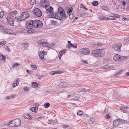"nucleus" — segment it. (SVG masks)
<instances>
[{
	"label": "nucleus",
	"instance_id": "obj_1",
	"mask_svg": "<svg viewBox=\"0 0 129 129\" xmlns=\"http://www.w3.org/2000/svg\"><path fill=\"white\" fill-rule=\"evenodd\" d=\"M58 13L54 14H51V18H55L56 19L61 20L62 17L66 18V15L64 13L63 9L61 7H59L58 11Z\"/></svg>",
	"mask_w": 129,
	"mask_h": 129
},
{
	"label": "nucleus",
	"instance_id": "obj_2",
	"mask_svg": "<svg viewBox=\"0 0 129 129\" xmlns=\"http://www.w3.org/2000/svg\"><path fill=\"white\" fill-rule=\"evenodd\" d=\"M43 23L41 21L39 20H35L34 21L33 27H35L39 28L43 25Z\"/></svg>",
	"mask_w": 129,
	"mask_h": 129
},
{
	"label": "nucleus",
	"instance_id": "obj_3",
	"mask_svg": "<svg viewBox=\"0 0 129 129\" xmlns=\"http://www.w3.org/2000/svg\"><path fill=\"white\" fill-rule=\"evenodd\" d=\"M49 5L48 0H41L39 3L40 6L42 7H44L46 8L47 6H49Z\"/></svg>",
	"mask_w": 129,
	"mask_h": 129
},
{
	"label": "nucleus",
	"instance_id": "obj_4",
	"mask_svg": "<svg viewBox=\"0 0 129 129\" xmlns=\"http://www.w3.org/2000/svg\"><path fill=\"white\" fill-rule=\"evenodd\" d=\"M38 44L41 46L43 47H48L49 44L47 41L44 40L39 41H38Z\"/></svg>",
	"mask_w": 129,
	"mask_h": 129
},
{
	"label": "nucleus",
	"instance_id": "obj_5",
	"mask_svg": "<svg viewBox=\"0 0 129 129\" xmlns=\"http://www.w3.org/2000/svg\"><path fill=\"white\" fill-rule=\"evenodd\" d=\"M122 44L120 43H117L113 45V48L116 51H120V48Z\"/></svg>",
	"mask_w": 129,
	"mask_h": 129
},
{
	"label": "nucleus",
	"instance_id": "obj_6",
	"mask_svg": "<svg viewBox=\"0 0 129 129\" xmlns=\"http://www.w3.org/2000/svg\"><path fill=\"white\" fill-rule=\"evenodd\" d=\"M35 15L37 17H40L42 16V12L40 9L36 8L34 10Z\"/></svg>",
	"mask_w": 129,
	"mask_h": 129
},
{
	"label": "nucleus",
	"instance_id": "obj_7",
	"mask_svg": "<svg viewBox=\"0 0 129 129\" xmlns=\"http://www.w3.org/2000/svg\"><path fill=\"white\" fill-rule=\"evenodd\" d=\"M34 21L32 20L27 21L26 24V26L27 28L30 29L33 28V26Z\"/></svg>",
	"mask_w": 129,
	"mask_h": 129
},
{
	"label": "nucleus",
	"instance_id": "obj_8",
	"mask_svg": "<svg viewBox=\"0 0 129 129\" xmlns=\"http://www.w3.org/2000/svg\"><path fill=\"white\" fill-rule=\"evenodd\" d=\"M113 59L116 61H121L124 59V57L117 54H116L113 58Z\"/></svg>",
	"mask_w": 129,
	"mask_h": 129
},
{
	"label": "nucleus",
	"instance_id": "obj_9",
	"mask_svg": "<svg viewBox=\"0 0 129 129\" xmlns=\"http://www.w3.org/2000/svg\"><path fill=\"white\" fill-rule=\"evenodd\" d=\"M123 120H116L113 122V124L114 127H117L121 124Z\"/></svg>",
	"mask_w": 129,
	"mask_h": 129
},
{
	"label": "nucleus",
	"instance_id": "obj_10",
	"mask_svg": "<svg viewBox=\"0 0 129 129\" xmlns=\"http://www.w3.org/2000/svg\"><path fill=\"white\" fill-rule=\"evenodd\" d=\"M49 6H47L46 8H45L46 10V12L47 13H50L49 15V17L51 18V14H53V11L52 10L53 8L51 7H50V8H48V7Z\"/></svg>",
	"mask_w": 129,
	"mask_h": 129
},
{
	"label": "nucleus",
	"instance_id": "obj_11",
	"mask_svg": "<svg viewBox=\"0 0 129 129\" xmlns=\"http://www.w3.org/2000/svg\"><path fill=\"white\" fill-rule=\"evenodd\" d=\"M46 54L47 52L44 50L40 52L39 54V56L40 59L43 60H45V59L44 58V56Z\"/></svg>",
	"mask_w": 129,
	"mask_h": 129
},
{
	"label": "nucleus",
	"instance_id": "obj_12",
	"mask_svg": "<svg viewBox=\"0 0 129 129\" xmlns=\"http://www.w3.org/2000/svg\"><path fill=\"white\" fill-rule=\"evenodd\" d=\"M100 49H98L95 50H93L92 52L91 55L95 57H99L98 55L99 54Z\"/></svg>",
	"mask_w": 129,
	"mask_h": 129
},
{
	"label": "nucleus",
	"instance_id": "obj_13",
	"mask_svg": "<svg viewBox=\"0 0 129 129\" xmlns=\"http://www.w3.org/2000/svg\"><path fill=\"white\" fill-rule=\"evenodd\" d=\"M90 52L89 49L88 48H83L81 49L80 52L81 54H82L84 55H87Z\"/></svg>",
	"mask_w": 129,
	"mask_h": 129
},
{
	"label": "nucleus",
	"instance_id": "obj_14",
	"mask_svg": "<svg viewBox=\"0 0 129 129\" xmlns=\"http://www.w3.org/2000/svg\"><path fill=\"white\" fill-rule=\"evenodd\" d=\"M15 124V127H17L20 126L21 124V120L19 118H16L15 119H14Z\"/></svg>",
	"mask_w": 129,
	"mask_h": 129
},
{
	"label": "nucleus",
	"instance_id": "obj_15",
	"mask_svg": "<svg viewBox=\"0 0 129 129\" xmlns=\"http://www.w3.org/2000/svg\"><path fill=\"white\" fill-rule=\"evenodd\" d=\"M22 15L24 17V19H25L30 16L29 12H24L22 13Z\"/></svg>",
	"mask_w": 129,
	"mask_h": 129
},
{
	"label": "nucleus",
	"instance_id": "obj_16",
	"mask_svg": "<svg viewBox=\"0 0 129 129\" xmlns=\"http://www.w3.org/2000/svg\"><path fill=\"white\" fill-rule=\"evenodd\" d=\"M58 86L60 88H64L67 86L68 84L67 82H63L60 83Z\"/></svg>",
	"mask_w": 129,
	"mask_h": 129
},
{
	"label": "nucleus",
	"instance_id": "obj_17",
	"mask_svg": "<svg viewBox=\"0 0 129 129\" xmlns=\"http://www.w3.org/2000/svg\"><path fill=\"white\" fill-rule=\"evenodd\" d=\"M104 49H100L99 54L98 55L99 56V57H102L105 55Z\"/></svg>",
	"mask_w": 129,
	"mask_h": 129
},
{
	"label": "nucleus",
	"instance_id": "obj_18",
	"mask_svg": "<svg viewBox=\"0 0 129 129\" xmlns=\"http://www.w3.org/2000/svg\"><path fill=\"white\" fill-rule=\"evenodd\" d=\"M7 22L9 24L13 26L14 25V21L13 20L12 18H9L7 20Z\"/></svg>",
	"mask_w": 129,
	"mask_h": 129
},
{
	"label": "nucleus",
	"instance_id": "obj_19",
	"mask_svg": "<svg viewBox=\"0 0 129 129\" xmlns=\"http://www.w3.org/2000/svg\"><path fill=\"white\" fill-rule=\"evenodd\" d=\"M120 110H124L126 111H129V108L128 107H120Z\"/></svg>",
	"mask_w": 129,
	"mask_h": 129
},
{
	"label": "nucleus",
	"instance_id": "obj_20",
	"mask_svg": "<svg viewBox=\"0 0 129 129\" xmlns=\"http://www.w3.org/2000/svg\"><path fill=\"white\" fill-rule=\"evenodd\" d=\"M77 45L76 44H70L69 46H68L67 47L69 49L71 47H74L76 48L77 47Z\"/></svg>",
	"mask_w": 129,
	"mask_h": 129
},
{
	"label": "nucleus",
	"instance_id": "obj_21",
	"mask_svg": "<svg viewBox=\"0 0 129 129\" xmlns=\"http://www.w3.org/2000/svg\"><path fill=\"white\" fill-rule=\"evenodd\" d=\"M14 121V119H13L9 123L8 125L11 127L15 126Z\"/></svg>",
	"mask_w": 129,
	"mask_h": 129
},
{
	"label": "nucleus",
	"instance_id": "obj_22",
	"mask_svg": "<svg viewBox=\"0 0 129 129\" xmlns=\"http://www.w3.org/2000/svg\"><path fill=\"white\" fill-rule=\"evenodd\" d=\"M17 13V11L16 10H14V11H12L11 12H10V15H12V16H15Z\"/></svg>",
	"mask_w": 129,
	"mask_h": 129
},
{
	"label": "nucleus",
	"instance_id": "obj_23",
	"mask_svg": "<svg viewBox=\"0 0 129 129\" xmlns=\"http://www.w3.org/2000/svg\"><path fill=\"white\" fill-rule=\"evenodd\" d=\"M30 110L32 112L36 113L37 111V109L36 107L31 108Z\"/></svg>",
	"mask_w": 129,
	"mask_h": 129
},
{
	"label": "nucleus",
	"instance_id": "obj_24",
	"mask_svg": "<svg viewBox=\"0 0 129 129\" xmlns=\"http://www.w3.org/2000/svg\"><path fill=\"white\" fill-rule=\"evenodd\" d=\"M19 84V81H18L17 80L14 81L13 83V86L14 87H15L18 85Z\"/></svg>",
	"mask_w": 129,
	"mask_h": 129
},
{
	"label": "nucleus",
	"instance_id": "obj_25",
	"mask_svg": "<svg viewBox=\"0 0 129 129\" xmlns=\"http://www.w3.org/2000/svg\"><path fill=\"white\" fill-rule=\"evenodd\" d=\"M56 47V45L55 44L52 43L48 47L52 49H54Z\"/></svg>",
	"mask_w": 129,
	"mask_h": 129
},
{
	"label": "nucleus",
	"instance_id": "obj_26",
	"mask_svg": "<svg viewBox=\"0 0 129 129\" xmlns=\"http://www.w3.org/2000/svg\"><path fill=\"white\" fill-rule=\"evenodd\" d=\"M32 86L35 88H36L38 86V85L37 84L36 82H33L32 83Z\"/></svg>",
	"mask_w": 129,
	"mask_h": 129
},
{
	"label": "nucleus",
	"instance_id": "obj_27",
	"mask_svg": "<svg viewBox=\"0 0 129 129\" xmlns=\"http://www.w3.org/2000/svg\"><path fill=\"white\" fill-rule=\"evenodd\" d=\"M60 72V71H53L51 72V74L52 75L58 74Z\"/></svg>",
	"mask_w": 129,
	"mask_h": 129
},
{
	"label": "nucleus",
	"instance_id": "obj_28",
	"mask_svg": "<svg viewBox=\"0 0 129 129\" xmlns=\"http://www.w3.org/2000/svg\"><path fill=\"white\" fill-rule=\"evenodd\" d=\"M28 43H24L23 44V46L25 49H27L28 47Z\"/></svg>",
	"mask_w": 129,
	"mask_h": 129
},
{
	"label": "nucleus",
	"instance_id": "obj_29",
	"mask_svg": "<svg viewBox=\"0 0 129 129\" xmlns=\"http://www.w3.org/2000/svg\"><path fill=\"white\" fill-rule=\"evenodd\" d=\"M95 119L93 118H91L89 121V123L90 124H92L94 121Z\"/></svg>",
	"mask_w": 129,
	"mask_h": 129
},
{
	"label": "nucleus",
	"instance_id": "obj_30",
	"mask_svg": "<svg viewBox=\"0 0 129 129\" xmlns=\"http://www.w3.org/2000/svg\"><path fill=\"white\" fill-rule=\"evenodd\" d=\"M92 4L93 6H96L98 5V2L97 1H94L92 3Z\"/></svg>",
	"mask_w": 129,
	"mask_h": 129
},
{
	"label": "nucleus",
	"instance_id": "obj_31",
	"mask_svg": "<svg viewBox=\"0 0 129 129\" xmlns=\"http://www.w3.org/2000/svg\"><path fill=\"white\" fill-rule=\"evenodd\" d=\"M8 30L7 29H3V31L5 33H7L8 34H12V33H11V32L8 31V30Z\"/></svg>",
	"mask_w": 129,
	"mask_h": 129
},
{
	"label": "nucleus",
	"instance_id": "obj_32",
	"mask_svg": "<svg viewBox=\"0 0 129 129\" xmlns=\"http://www.w3.org/2000/svg\"><path fill=\"white\" fill-rule=\"evenodd\" d=\"M17 19L19 21H21L22 20H24V17H23V16H22V14L21 15V16H20L19 17L18 19Z\"/></svg>",
	"mask_w": 129,
	"mask_h": 129
},
{
	"label": "nucleus",
	"instance_id": "obj_33",
	"mask_svg": "<svg viewBox=\"0 0 129 129\" xmlns=\"http://www.w3.org/2000/svg\"><path fill=\"white\" fill-rule=\"evenodd\" d=\"M101 8L103 10H107L108 9V8L106 6H102Z\"/></svg>",
	"mask_w": 129,
	"mask_h": 129
},
{
	"label": "nucleus",
	"instance_id": "obj_34",
	"mask_svg": "<svg viewBox=\"0 0 129 129\" xmlns=\"http://www.w3.org/2000/svg\"><path fill=\"white\" fill-rule=\"evenodd\" d=\"M82 92L83 93H86V90L85 88H84L81 89L80 91L79 92Z\"/></svg>",
	"mask_w": 129,
	"mask_h": 129
},
{
	"label": "nucleus",
	"instance_id": "obj_35",
	"mask_svg": "<svg viewBox=\"0 0 129 129\" xmlns=\"http://www.w3.org/2000/svg\"><path fill=\"white\" fill-rule=\"evenodd\" d=\"M73 10L72 7H71L69 8L67 12V13L68 14L70 13Z\"/></svg>",
	"mask_w": 129,
	"mask_h": 129
},
{
	"label": "nucleus",
	"instance_id": "obj_36",
	"mask_svg": "<svg viewBox=\"0 0 129 129\" xmlns=\"http://www.w3.org/2000/svg\"><path fill=\"white\" fill-rule=\"evenodd\" d=\"M0 58H1V60L3 59L4 60H5L6 57L5 56H4L1 54V56H0Z\"/></svg>",
	"mask_w": 129,
	"mask_h": 129
},
{
	"label": "nucleus",
	"instance_id": "obj_37",
	"mask_svg": "<svg viewBox=\"0 0 129 129\" xmlns=\"http://www.w3.org/2000/svg\"><path fill=\"white\" fill-rule=\"evenodd\" d=\"M44 106L45 108H48L50 104L49 103H47L44 104Z\"/></svg>",
	"mask_w": 129,
	"mask_h": 129
},
{
	"label": "nucleus",
	"instance_id": "obj_38",
	"mask_svg": "<svg viewBox=\"0 0 129 129\" xmlns=\"http://www.w3.org/2000/svg\"><path fill=\"white\" fill-rule=\"evenodd\" d=\"M83 112L81 111H79L77 112V114L79 116H81L83 114Z\"/></svg>",
	"mask_w": 129,
	"mask_h": 129
},
{
	"label": "nucleus",
	"instance_id": "obj_39",
	"mask_svg": "<svg viewBox=\"0 0 129 129\" xmlns=\"http://www.w3.org/2000/svg\"><path fill=\"white\" fill-rule=\"evenodd\" d=\"M74 15L73 14H71L69 15V18L71 19H72L74 17Z\"/></svg>",
	"mask_w": 129,
	"mask_h": 129
},
{
	"label": "nucleus",
	"instance_id": "obj_40",
	"mask_svg": "<svg viewBox=\"0 0 129 129\" xmlns=\"http://www.w3.org/2000/svg\"><path fill=\"white\" fill-rule=\"evenodd\" d=\"M25 91H27L29 90V88L28 87L26 86L23 89Z\"/></svg>",
	"mask_w": 129,
	"mask_h": 129
},
{
	"label": "nucleus",
	"instance_id": "obj_41",
	"mask_svg": "<svg viewBox=\"0 0 129 129\" xmlns=\"http://www.w3.org/2000/svg\"><path fill=\"white\" fill-rule=\"evenodd\" d=\"M31 68H32L34 70H36L37 69V67L36 66L31 65L30 66Z\"/></svg>",
	"mask_w": 129,
	"mask_h": 129
},
{
	"label": "nucleus",
	"instance_id": "obj_42",
	"mask_svg": "<svg viewBox=\"0 0 129 129\" xmlns=\"http://www.w3.org/2000/svg\"><path fill=\"white\" fill-rule=\"evenodd\" d=\"M110 67H109L108 66L106 65L103 67V68L104 69H107L109 68H111Z\"/></svg>",
	"mask_w": 129,
	"mask_h": 129
},
{
	"label": "nucleus",
	"instance_id": "obj_43",
	"mask_svg": "<svg viewBox=\"0 0 129 129\" xmlns=\"http://www.w3.org/2000/svg\"><path fill=\"white\" fill-rule=\"evenodd\" d=\"M110 19V18L107 17H103L101 19H100L101 20H106Z\"/></svg>",
	"mask_w": 129,
	"mask_h": 129
},
{
	"label": "nucleus",
	"instance_id": "obj_44",
	"mask_svg": "<svg viewBox=\"0 0 129 129\" xmlns=\"http://www.w3.org/2000/svg\"><path fill=\"white\" fill-rule=\"evenodd\" d=\"M26 116H27L28 119L29 120L31 119V116L30 114H27V115H26Z\"/></svg>",
	"mask_w": 129,
	"mask_h": 129
},
{
	"label": "nucleus",
	"instance_id": "obj_45",
	"mask_svg": "<svg viewBox=\"0 0 129 129\" xmlns=\"http://www.w3.org/2000/svg\"><path fill=\"white\" fill-rule=\"evenodd\" d=\"M35 0H31L30 4L32 5H34L35 3Z\"/></svg>",
	"mask_w": 129,
	"mask_h": 129
},
{
	"label": "nucleus",
	"instance_id": "obj_46",
	"mask_svg": "<svg viewBox=\"0 0 129 129\" xmlns=\"http://www.w3.org/2000/svg\"><path fill=\"white\" fill-rule=\"evenodd\" d=\"M34 30H28L27 32L29 33H31L34 32Z\"/></svg>",
	"mask_w": 129,
	"mask_h": 129
},
{
	"label": "nucleus",
	"instance_id": "obj_47",
	"mask_svg": "<svg viewBox=\"0 0 129 129\" xmlns=\"http://www.w3.org/2000/svg\"><path fill=\"white\" fill-rule=\"evenodd\" d=\"M122 4V6L124 8L125 7V6L126 4V3L125 1H123L121 2Z\"/></svg>",
	"mask_w": 129,
	"mask_h": 129
},
{
	"label": "nucleus",
	"instance_id": "obj_48",
	"mask_svg": "<svg viewBox=\"0 0 129 129\" xmlns=\"http://www.w3.org/2000/svg\"><path fill=\"white\" fill-rule=\"evenodd\" d=\"M117 18H119V15L117 14H114V17Z\"/></svg>",
	"mask_w": 129,
	"mask_h": 129
},
{
	"label": "nucleus",
	"instance_id": "obj_49",
	"mask_svg": "<svg viewBox=\"0 0 129 129\" xmlns=\"http://www.w3.org/2000/svg\"><path fill=\"white\" fill-rule=\"evenodd\" d=\"M81 7L82 8H83L86 10H87V8L86 7H85L84 5H83L82 4H81Z\"/></svg>",
	"mask_w": 129,
	"mask_h": 129
},
{
	"label": "nucleus",
	"instance_id": "obj_50",
	"mask_svg": "<svg viewBox=\"0 0 129 129\" xmlns=\"http://www.w3.org/2000/svg\"><path fill=\"white\" fill-rule=\"evenodd\" d=\"M4 13L2 12H0V18H2L3 16Z\"/></svg>",
	"mask_w": 129,
	"mask_h": 129
},
{
	"label": "nucleus",
	"instance_id": "obj_51",
	"mask_svg": "<svg viewBox=\"0 0 129 129\" xmlns=\"http://www.w3.org/2000/svg\"><path fill=\"white\" fill-rule=\"evenodd\" d=\"M114 13H110L109 14V16L110 17H114Z\"/></svg>",
	"mask_w": 129,
	"mask_h": 129
},
{
	"label": "nucleus",
	"instance_id": "obj_52",
	"mask_svg": "<svg viewBox=\"0 0 129 129\" xmlns=\"http://www.w3.org/2000/svg\"><path fill=\"white\" fill-rule=\"evenodd\" d=\"M65 53V51L64 50H62L61 51H60L59 53H60L62 55H63V54H64Z\"/></svg>",
	"mask_w": 129,
	"mask_h": 129
},
{
	"label": "nucleus",
	"instance_id": "obj_53",
	"mask_svg": "<svg viewBox=\"0 0 129 129\" xmlns=\"http://www.w3.org/2000/svg\"><path fill=\"white\" fill-rule=\"evenodd\" d=\"M6 44V42L4 41H2L0 43V45L2 46Z\"/></svg>",
	"mask_w": 129,
	"mask_h": 129
},
{
	"label": "nucleus",
	"instance_id": "obj_54",
	"mask_svg": "<svg viewBox=\"0 0 129 129\" xmlns=\"http://www.w3.org/2000/svg\"><path fill=\"white\" fill-rule=\"evenodd\" d=\"M109 114H107L105 117L106 119H109L110 118V116H109Z\"/></svg>",
	"mask_w": 129,
	"mask_h": 129
},
{
	"label": "nucleus",
	"instance_id": "obj_55",
	"mask_svg": "<svg viewBox=\"0 0 129 129\" xmlns=\"http://www.w3.org/2000/svg\"><path fill=\"white\" fill-rule=\"evenodd\" d=\"M91 90L90 89H88L86 90V93H87L89 92H90Z\"/></svg>",
	"mask_w": 129,
	"mask_h": 129
},
{
	"label": "nucleus",
	"instance_id": "obj_56",
	"mask_svg": "<svg viewBox=\"0 0 129 129\" xmlns=\"http://www.w3.org/2000/svg\"><path fill=\"white\" fill-rule=\"evenodd\" d=\"M84 70L85 71H87L88 72H91L92 71H91V69H85Z\"/></svg>",
	"mask_w": 129,
	"mask_h": 129
},
{
	"label": "nucleus",
	"instance_id": "obj_57",
	"mask_svg": "<svg viewBox=\"0 0 129 129\" xmlns=\"http://www.w3.org/2000/svg\"><path fill=\"white\" fill-rule=\"evenodd\" d=\"M68 127V125H63V128H66Z\"/></svg>",
	"mask_w": 129,
	"mask_h": 129
},
{
	"label": "nucleus",
	"instance_id": "obj_58",
	"mask_svg": "<svg viewBox=\"0 0 129 129\" xmlns=\"http://www.w3.org/2000/svg\"><path fill=\"white\" fill-rule=\"evenodd\" d=\"M123 71V70H121L119 72H118V73H116L117 74H118L119 75L120 74L122 73V72Z\"/></svg>",
	"mask_w": 129,
	"mask_h": 129
},
{
	"label": "nucleus",
	"instance_id": "obj_59",
	"mask_svg": "<svg viewBox=\"0 0 129 129\" xmlns=\"http://www.w3.org/2000/svg\"><path fill=\"white\" fill-rule=\"evenodd\" d=\"M85 15V13H82L80 14V16L81 17L84 16Z\"/></svg>",
	"mask_w": 129,
	"mask_h": 129
},
{
	"label": "nucleus",
	"instance_id": "obj_60",
	"mask_svg": "<svg viewBox=\"0 0 129 129\" xmlns=\"http://www.w3.org/2000/svg\"><path fill=\"white\" fill-rule=\"evenodd\" d=\"M6 47L7 48H6V50L8 52H10V51L9 48L7 46Z\"/></svg>",
	"mask_w": 129,
	"mask_h": 129
},
{
	"label": "nucleus",
	"instance_id": "obj_61",
	"mask_svg": "<svg viewBox=\"0 0 129 129\" xmlns=\"http://www.w3.org/2000/svg\"><path fill=\"white\" fill-rule=\"evenodd\" d=\"M62 55L60 53H59L58 57L59 58V59H60L61 58V56Z\"/></svg>",
	"mask_w": 129,
	"mask_h": 129
},
{
	"label": "nucleus",
	"instance_id": "obj_62",
	"mask_svg": "<svg viewBox=\"0 0 129 129\" xmlns=\"http://www.w3.org/2000/svg\"><path fill=\"white\" fill-rule=\"evenodd\" d=\"M18 65L19 64H18L17 63H16L14 64V66L15 67H17Z\"/></svg>",
	"mask_w": 129,
	"mask_h": 129
},
{
	"label": "nucleus",
	"instance_id": "obj_63",
	"mask_svg": "<svg viewBox=\"0 0 129 129\" xmlns=\"http://www.w3.org/2000/svg\"><path fill=\"white\" fill-rule=\"evenodd\" d=\"M4 28V27L0 25V29L2 30Z\"/></svg>",
	"mask_w": 129,
	"mask_h": 129
},
{
	"label": "nucleus",
	"instance_id": "obj_64",
	"mask_svg": "<svg viewBox=\"0 0 129 129\" xmlns=\"http://www.w3.org/2000/svg\"><path fill=\"white\" fill-rule=\"evenodd\" d=\"M6 98L7 100H10V97L9 96H8L6 97Z\"/></svg>",
	"mask_w": 129,
	"mask_h": 129
}]
</instances>
